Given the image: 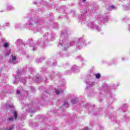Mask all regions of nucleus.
<instances>
[{
  "instance_id": "16",
  "label": "nucleus",
  "mask_w": 130,
  "mask_h": 130,
  "mask_svg": "<svg viewBox=\"0 0 130 130\" xmlns=\"http://www.w3.org/2000/svg\"><path fill=\"white\" fill-rule=\"evenodd\" d=\"M36 26H37V25L35 24L32 25V27H34V28H36Z\"/></svg>"
},
{
  "instance_id": "7",
  "label": "nucleus",
  "mask_w": 130,
  "mask_h": 130,
  "mask_svg": "<svg viewBox=\"0 0 130 130\" xmlns=\"http://www.w3.org/2000/svg\"><path fill=\"white\" fill-rule=\"evenodd\" d=\"M95 77H96V79H99L101 77V75L100 74H97L95 75Z\"/></svg>"
},
{
  "instance_id": "22",
  "label": "nucleus",
  "mask_w": 130,
  "mask_h": 130,
  "mask_svg": "<svg viewBox=\"0 0 130 130\" xmlns=\"http://www.w3.org/2000/svg\"><path fill=\"white\" fill-rule=\"evenodd\" d=\"M90 86H91V85H88V86H87V88H89V87H90Z\"/></svg>"
},
{
  "instance_id": "9",
  "label": "nucleus",
  "mask_w": 130,
  "mask_h": 130,
  "mask_svg": "<svg viewBox=\"0 0 130 130\" xmlns=\"http://www.w3.org/2000/svg\"><path fill=\"white\" fill-rule=\"evenodd\" d=\"M4 26L5 27H7V26L9 27V23H8V22L5 23L4 24Z\"/></svg>"
},
{
  "instance_id": "23",
  "label": "nucleus",
  "mask_w": 130,
  "mask_h": 130,
  "mask_svg": "<svg viewBox=\"0 0 130 130\" xmlns=\"http://www.w3.org/2000/svg\"><path fill=\"white\" fill-rule=\"evenodd\" d=\"M82 2H83V3H84V2H86V0H82Z\"/></svg>"
},
{
  "instance_id": "17",
  "label": "nucleus",
  "mask_w": 130,
  "mask_h": 130,
  "mask_svg": "<svg viewBox=\"0 0 130 130\" xmlns=\"http://www.w3.org/2000/svg\"><path fill=\"white\" fill-rule=\"evenodd\" d=\"M22 83H23V84H26V81H25V80H24V81H22Z\"/></svg>"
},
{
  "instance_id": "6",
  "label": "nucleus",
  "mask_w": 130,
  "mask_h": 130,
  "mask_svg": "<svg viewBox=\"0 0 130 130\" xmlns=\"http://www.w3.org/2000/svg\"><path fill=\"white\" fill-rule=\"evenodd\" d=\"M113 9H114V6L112 5V6H109L108 10H109V11H112Z\"/></svg>"
},
{
  "instance_id": "1",
  "label": "nucleus",
  "mask_w": 130,
  "mask_h": 130,
  "mask_svg": "<svg viewBox=\"0 0 130 130\" xmlns=\"http://www.w3.org/2000/svg\"><path fill=\"white\" fill-rule=\"evenodd\" d=\"M59 45L62 46L64 50L68 49L70 46H72V45H69L68 43V40L64 39L63 40H60L59 41Z\"/></svg>"
},
{
  "instance_id": "15",
  "label": "nucleus",
  "mask_w": 130,
  "mask_h": 130,
  "mask_svg": "<svg viewBox=\"0 0 130 130\" xmlns=\"http://www.w3.org/2000/svg\"><path fill=\"white\" fill-rule=\"evenodd\" d=\"M9 120L10 121H13V118H9Z\"/></svg>"
},
{
  "instance_id": "20",
  "label": "nucleus",
  "mask_w": 130,
  "mask_h": 130,
  "mask_svg": "<svg viewBox=\"0 0 130 130\" xmlns=\"http://www.w3.org/2000/svg\"><path fill=\"white\" fill-rule=\"evenodd\" d=\"M29 112H31V113H34V112H33V111H29Z\"/></svg>"
},
{
  "instance_id": "18",
  "label": "nucleus",
  "mask_w": 130,
  "mask_h": 130,
  "mask_svg": "<svg viewBox=\"0 0 130 130\" xmlns=\"http://www.w3.org/2000/svg\"><path fill=\"white\" fill-rule=\"evenodd\" d=\"M17 93L18 95L20 94V90H17Z\"/></svg>"
},
{
  "instance_id": "4",
  "label": "nucleus",
  "mask_w": 130,
  "mask_h": 130,
  "mask_svg": "<svg viewBox=\"0 0 130 130\" xmlns=\"http://www.w3.org/2000/svg\"><path fill=\"white\" fill-rule=\"evenodd\" d=\"M13 117H14V118L15 119H17V115H18V113H17V112L16 111H14L13 112Z\"/></svg>"
},
{
  "instance_id": "11",
  "label": "nucleus",
  "mask_w": 130,
  "mask_h": 130,
  "mask_svg": "<svg viewBox=\"0 0 130 130\" xmlns=\"http://www.w3.org/2000/svg\"><path fill=\"white\" fill-rule=\"evenodd\" d=\"M12 60H16L17 59V57L16 56H12Z\"/></svg>"
},
{
  "instance_id": "12",
  "label": "nucleus",
  "mask_w": 130,
  "mask_h": 130,
  "mask_svg": "<svg viewBox=\"0 0 130 130\" xmlns=\"http://www.w3.org/2000/svg\"><path fill=\"white\" fill-rule=\"evenodd\" d=\"M90 129H91L90 128L88 127H86L83 130H90Z\"/></svg>"
},
{
  "instance_id": "24",
  "label": "nucleus",
  "mask_w": 130,
  "mask_h": 130,
  "mask_svg": "<svg viewBox=\"0 0 130 130\" xmlns=\"http://www.w3.org/2000/svg\"><path fill=\"white\" fill-rule=\"evenodd\" d=\"M72 43V44H73V43H74V42H73Z\"/></svg>"
},
{
  "instance_id": "25",
  "label": "nucleus",
  "mask_w": 130,
  "mask_h": 130,
  "mask_svg": "<svg viewBox=\"0 0 130 130\" xmlns=\"http://www.w3.org/2000/svg\"><path fill=\"white\" fill-rule=\"evenodd\" d=\"M96 29H98V27H96Z\"/></svg>"
},
{
  "instance_id": "5",
  "label": "nucleus",
  "mask_w": 130,
  "mask_h": 130,
  "mask_svg": "<svg viewBox=\"0 0 130 130\" xmlns=\"http://www.w3.org/2000/svg\"><path fill=\"white\" fill-rule=\"evenodd\" d=\"M7 9L9 11H12V10H14V7H13L11 5H9Z\"/></svg>"
},
{
  "instance_id": "14",
  "label": "nucleus",
  "mask_w": 130,
  "mask_h": 130,
  "mask_svg": "<svg viewBox=\"0 0 130 130\" xmlns=\"http://www.w3.org/2000/svg\"><path fill=\"white\" fill-rule=\"evenodd\" d=\"M71 102L72 103H76V100H72Z\"/></svg>"
},
{
  "instance_id": "10",
  "label": "nucleus",
  "mask_w": 130,
  "mask_h": 130,
  "mask_svg": "<svg viewBox=\"0 0 130 130\" xmlns=\"http://www.w3.org/2000/svg\"><path fill=\"white\" fill-rule=\"evenodd\" d=\"M56 93L57 94V95H59V94L60 93V91L58 90H56Z\"/></svg>"
},
{
  "instance_id": "13",
  "label": "nucleus",
  "mask_w": 130,
  "mask_h": 130,
  "mask_svg": "<svg viewBox=\"0 0 130 130\" xmlns=\"http://www.w3.org/2000/svg\"><path fill=\"white\" fill-rule=\"evenodd\" d=\"M90 28H93V27H94V24H93V23H91L90 24Z\"/></svg>"
},
{
  "instance_id": "3",
  "label": "nucleus",
  "mask_w": 130,
  "mask_h": 130,
  "mask_svg": "<svg viewBox=\"0 0 130 130\" xmlns=\"http://www.w3.org/2000/svg\"><path fill=\"white\" fill-rule=\"evenodd\" d=\"M77 70H78V68H77V66H73L72 68V71L73 72H75Z\"/></svg>"
},
{
  "instance_id": "19",
  "label": "nucleus",
  "mask_w": 130,
  "mask_h": 130,
  "mask_svg": "<svg viewBox=\"0 0 130 130\" xmlns=\"http://www.w3.org/2000/svg\"><path fill=\"white\" fill-rule=\"evenodd\" d=\"M20 41H21V40H17V41H16V42H20Z\"/></svg>"
},
{
  "instance_id": "21",
  "label": "nucleus",
  "mask_w": 130,
  "mask_h": 130,
  "mask_svg": "<svg viewBox=\"0 0 130 130\" xmlns=\"http://www.w3.org/2000/svg\"><path fill=\"white\" fill-rule=\"evenodd\" d=\"M34 4L35 5H37V3H36V2H34Z\"/></svg>"
},
{
  "instance_id": "8",
  "label": "nucleus",
  "mask_w": 130,
  "mask_h": 130,
  "mask_svg": "<svg viewBox=\"0 0 130 130\" xmlns=\"http://www.w3.org/2000/svg\"><path fill=\"white\" fill-rule=\"evenodd\" d=\"M63 106H65V107H67L68 108V107H69V105L68 103L66 102L63 104Z\"/></svg>"
},
{
  "instance_id": "2",
  "label": "nucleus",
  "mask_w": 130,
  "mask_h": 130,
  "mask_svg": "<svg viewBox=\"0 0 130 130\" xmlns=\"http://www.w3.org/2000/svg\"><path fill=\"white\" fill-rule=\"evenodd\" d=\"M10 43H5L4 45H3V47H5V48H8V47H10Z\"/></svg>"
}]
</instances>
